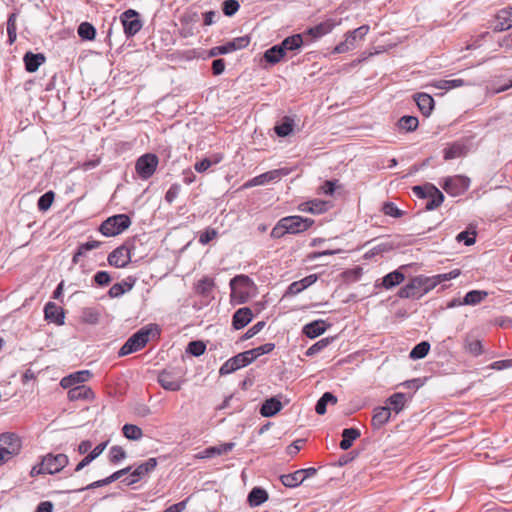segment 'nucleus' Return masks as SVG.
<instances>
[{
  "label": "nucleus",
  "instance_id": "obj_1",
  "mask_svg": "<svg viewBox=\"0 0 512 512\" xmlns=\"http://www.w3.org/2000/svg\"><path fill=\"white\" fill-rule=\"evenodd\" d=\"M461 274L459 269H453L448 273L433 276L418 275L413 277L398 291V296L403 299H420L442 282L457 278Z\"/></svg>",
  "mask_w": 512,
  "mask_h": 512
},
{
  "label": "nucleus",
  "instance_id": "obj_2",
  "mask_svg": "<svg viewBox=\"0 0 512 512\" xmlns=\"http://www.w3.org/2000/svg\"><path fill=\"white\" fill-rule=\"evenodd\" d=\"M21 450L22 440L17 434L12 432L0 434V466L18 456Z\"/></svg>",
  "mask_w": 512,
  "mask_h": 512
},
{
  "label": "nucleus",
  "instance_id": "obj_3",
  "mask_svg": "<svg viewBox=\"0 0 512 512\" xmlns=\"http://www.w3.org/2000/svg\"><path fill=\"white\" fill-rule=\"evenodd\" d=\"M186 372V368L181 366L168 367L159 373L158 382L165 390L178 391L186 381Z\"/></svg>",
  "mask_w": 512,
  "mask_h": 512
},
{
  "label": "nucleus",
  "instance_id": "obj_4",
  "mask_svg": "<svg viewBox=\"0 0 512 512\" xmlns=\"http://www.w3.org/2000/svg\"><path fill=\"white\" fill-rule=\"evenodd\" d=\"M413 193L420 199H427L425 210L437 209L444 202V194L433 184L416 185L412 188Z\"/></svg>",
  "mask_w": 512,
  "mask_h": 512
},
{
  "label": "nucleus",
  "instance_id": "obj_5",
  "mask_svg": "<svg viewBox=\"0 0 512 512\" xmlns=\"http://www.w3.org/2000/svg\"><path fill=\"white\" fill-rule=\"evenodd\" d=\"M131 220L126 214H117L106 219L100 226V232L107 237L116 236L129 228Z\"/></svg>",
  "mask_w": 512,
  "mask_h": 512
},
{
  "label": "nucleus",
  "instance_id": "obj_6",
  "mask_svg": "<svg viewBox=\"0 0 512 512\" xmlns=\"http://www.w3.org/2000/svg\"><path fill=\"white\" fill-rule=\"evenodd\" d=\"M149 340V331L141 329L134 333L120 348L118 355L120 357L132 354L141 350Z\"/></svg>",
  "mask_w": 512,
  "mask_h": 512
},
{
  "label": "nucleus",
  "instance_id": "obj_7",
  "mask_svg": "<svg viewBox=\"0 0 512 512\" xmlns=\"http://www.w3.org/2000/svg\"><path fill=\"white\" fill-rule=\"evenodd\" d=\"M250 37L248 35L236 37L223 45L212 47L207 56L209 58L216 57L218 55L228 54L237 50L246 48L250 44Z\"/></svg>",
  "mask_w": 512,
  "mask_h": 512
},
{
  "label": "nucleus",
  "instance_id": "obj_8",
  "mask_svg": "<svg viewBox=\"0 0 512 512\" xmlns=\"http://www.w3.org/2000/svg\"><path fill=\"white\" fill-rule=\"evenodd\" d=\"M158 163L159 160L155 154L147 153L137 159L135 170L141 179L147 180L155 173Z\"/></svg>",
  "mask_w": 512,
  "mask_h": 512
},
{
  "label": "nucleus",
  "instance_id": "obj_9",
  "mask_svg": "<svg viewBox=\"0 0 512 512\" xmlns=\"http://www.w3.org/2000/svg\"><path fill=\"white\" fill-rule=\"evenodd\" d=\"M370 27L368 25H362L353 31H349L346 34V38L343 42H340L335 46L333 53L342 54L355 47L356 41L362 40L365 35L369 32Z\"/></svg>",
  "mask_w": 512,
  "mask_h": 512
},
{
  "label": "nucleus",
  "instance_id": "obj_10",
  "mask_svg": "<svg viewBox=\"0 0 512 512\" xmlns=\"http://www.w3.org/2000/svg\"><path fill=\"white\" fill-rule=\"evenodd\" d=\"M252 280L247 275H237L230 280L232 297L239 296V303L247 301L250 288L253 286Z\"/></svg>",
  "mask_w": 512,
  "mask_h": 512
},
{
  "label": "nucleus",
  "instance_id": "obj_11",
  "mask_svg": "<svg viewBox=\"0 0 512 512\" xmlns=\"http://www.w3.org/2000/svg\"><path fill=\"white\" fill-rule=\"evenodd\" d=\"M254 361L252 353L249 350L241 352L234 357L228 359L219 370L220 375H228L236 370L243 368Z\"/></svg>",
  "mask_w": 512,
  "mask_h": 512
},
{
  "label": "nucleus",
  "instance_id": "obj_12",
  "mask_svg": "<svg viewBox=\"0 0 512 512\" xmlns=\"http://www.w3.org/2000/svg\"><path fill=\"white\" fill-rule=\"evenodd\" d=\"M470 185V179L466 176L455 175L447 177L442 184V188L451 196H460L465 193Z\"/></svg>",
  "mask_w": 512,
  "mask_h": 512
},
{
  "label": "nucleus",
  "instance_id": "obj_13",
  "mask_svg": "<svg viewBox=\"0 0 512 512\" xmlns=\"http://www.w3.org/2000/svg\"><path fill=\"white\" fill-rule=\"evenodd\" d=\"M120 19L127 37L136 35L143 26L139 13L133 9H128L123 12Z\"/></svg>",
  "mask_w": 512,
  "mask_h": 512
},
{
  "label": "nucleus",
  "instance_id": "obj_14",
  "mask_svg": "<svg viewBox=\"0 0 512 512\" xmlns=\"http://www.w3.org/2000/svg\"><path fill=\"white\" fill-rule=\"evenodd\" d=\"M283 224L287 226L288 234H299L307 231L313 224L314 220L311 218H304L302 216L293 215L283 217Z\"/></svg>",
  "mask_w": 512,
  "mask_h": 512
},
{
  "label": "nucleus",
  "instance_id": "obj_15",
  "mask_svg": "<svg viewBox=\"0 0 512 512\" xmlns=\"http://www.w3.org/2000/svg\"><path fill=\"white\" fill-rule=\"evenodd\" d=\"M157 466L156 458H149L147 461L138 465L129 476L123 480L126 485L137 483L140 479L153 471Z\"/></svg>",
  "mask_w": 512,
  "mask_h": 512
},
{
  "label": "nucleus",
  "instance_id": "obj_16",
  "mask_svg": "<svg viewBox=\"0 0 512 512\" xmlns=\"http://www.w3.org/2000/svg\"><path fill=\"white\" fill-rule=\"evenodd\" d=\"M47 474H55L67 466L69 459L65 454H47L42 458Z\"/></svg>",
  "mask_w": 512,
  "mask_h": 512
},
{
  "label": "nucleus",
  "instance_id": "obj_17",
  "mask_svg": "<svg viewBox=\"0 0 512 512\" xmlns=\"http://www.w3.org/2000/svg\"><path fill=\"white\" fill-rule=\"evenodd\" d=\"M131 261V251L126 245H122L113 250L108 256L110 265L123 268Z\"/></svg>",
  "mask_w": 512,
  "mask_h": 512
},
{
  "label": "nucleus",
  "instance_id": "obj_18",
  "mask_svg": "<svg viewBox=\"0 0 512 512\" xmlns=\"http://www.w3.org/2000/svg\"><path fill=\"white\" fill-rule=\"evenodd\" d=\"M413 394H406L402 392H397L392 394L390 397L386 400V406L392 413L395 412L396 414H399L402 412L408 402L412 400Z\"/></svg>",
  "mask_w": 512,
  "mask_h": 512
},
{
  "label": "nucleus",
  "instance_id": "obj_19",
  "mask_svg": "<svg viewBox=\"0 0 512 512\" xmlns=\"http://www.w3.org/2000/svg\"><path fill=\"white\" fill-rule=\"evenodd\" d=\"M337 23L332 19H327L313 27L308 28L303 35L310 36L312 40H317L330 33Z\"/></svg>",
  "mask_w": 512,
  "mask_h": 512
},
{
  "label": "nucleus",
  "instance_id": "obj_20",
  "mask_svg": "<svg viewBox=\"0 0 512 512\" xmlns=\"http://www.w3.org/2000/svg\"><path fill=\"white\" fill-rule=\"evenodd\" d=\"M512 27V7L499 10L493 22V30L502 32Z\"/></svg>",
  "mask_w": 512,
  "mask_h": 512
},
{
  "label": "nucleus",
  "instance_id": "obj_21",
  "mask_svg": "<svg viewBox=\"0 0 512 512\" xmlns=\"http://www.w3.org/2000/svg\"><path fill=\"white\" fill-rule=\"evenodd\" d=\"M92 376L88 370L77 371L61 379L60 385L65 388H72L77 385H83L84 382L88 381Z\"/></svg>",
  "mask_w": 512,
  "mask_h": 512
},
{
  "label": "nucleus",
  "instance_id": "obj_22",
  "mask_svg": "<svg viewBox=\"0 0 512 512\" xmlns=\"http://www.w3.org/2000/svg\"><path fill=\"white\" fill-rule=\"evenodd\" d=\"M45 319L57 325H63L65 313L62 307H59L54 302L46 303L44 307Z\"/></svg>",
  "mask_w": 512,
  "mask_h": 512
},
{
  "label": "nucleus",
  "instance_id": "obj_23",
  "mask_svg": "<svg viewBox=\"0 0 512 512\" xmlns=\"http://www.w3.org/2000/svg\"><path fill=\"white\" fill-rule=\"evenodd\" d=\"M253 318V313L250 308L243 307L238 309L232 317V326L236 330H240L248 325Z\"/></svg>",
  "mask_w": 512,
  "mask_h": 512
},
{
  "label": "nucleus",
  "instance_id": "obj_24",
  "mask_svg": "<svg viewBox=\"0 0 512 512\" xmlns=\"http://www.w3.org/2000/svg\"><path fill=\"white\" fill-rule=\"evenodd\" d=\"M469 147L462 141H456L444 149V159L451 160L466 156Z\"/></svg>",
  "mask_w": 512,
  "mask_h": 512
},
{
  "label": "nucleus",
  "instance_id": "obj_25",
  "mask_svg": "<svg viewBox=\"0 0 512 512\" xmlns=\"http://www.w3.org/2000/svg\"><path fill=\"white\" fill-rule=\"evenodd\" d=\"M283 405L277 397L266 399L260 408L263 417H273L282 409Z\"/></svg>",
  "mask_w": 512,
  "mask_h": 512
},
{
  "label": "nucleus",
  "instance_id": "obj_26",
  "mask_svg": "<svg viewBox=\"0 0 512 512\" xmlns=\"http://www.w3.org/2000/svg\"><path fill=\"white\" fill-rule=\"evenodd\" d=\"M327 329L326 322L324 320H314L303 327V334L314 339L322 335Z\"/></svg>",
  "mask_w": 512,
  "mask_h": 512
},
{
  "label": "nucleus",
  "instance_id": "obj_27",
  "mask_svg": "<svg viewBox=\"0 0 512 512\" xmlns=\"http://www.w3.org/2000/svg\"><path fill=\"white\" fill-rule=\"evenodd\" d=\"M46 58L42 53L27 52L24 55L23 61L25 68L28 72L33 73L45 62Z\"/></svg>",
  "mask_w": 512,
  "mask_h": 512
},
{
  "label": "nucleus",
  "instance_id": "obj_28",
  "mask_svg": "<svg viewBox=\"0 0 512 512\" xmlns=\"http://www.w3.org/2000/svg\"><path fill=\"white\" fill-rule=\"evenodd\" d=\"M298 209L302 212L320 214L327 211L328 202L319 199H314L311 201L301 203Z\"/></svg>",
  "mask_w": 512,
  "mask_h": 512
},
{
  "label": "nucleus",
  "instance_id": "obj_29",
  "mask_svg": "<svg viewBox=\"0 0 512 512\" xmlns=\"http://www.w3.org/2000/svg\"><path fill=\"white\" fill-rule=\"evenodd\" d=\"M417 106L424 116H429L434 108V99L427 93H418L414 97Z\"/></svg>",
  "mask_w": 512,
  "mask_h": 512
},
{
  "label": "nucleus",
  "instance_id": "obj_30",
  "mask_svg": "<svg viewBox=\"0 0 512 512\" xmlns=\"http://www.w3.org/2000/svg\"><path fill=\"white\" fill-rule=\"evenodd\" d=\"M391 417V412L387 406H380L374 409L371 425L374 429H380Z\"/></svg>",
  "mask_w": 512,
  "mask_h": 512
},
{
  "label": "nucleus",
  "instance_id": "obj_31",
  "mask_svg": "<svg viewBox=\"0 0 512 512\" xmlns=\"http://www.w3.org/2000/svg\"><path fill=\"white\" fill-rule=\"evenodd\" d=\"M93 397L92 390L86 385H77L69 388L68 399L70 401L88 400Z\"/></svg>",
  "mask_w": 512,
  "mask_h": 512
},
{
  "label": "nucleus",
  "instance_id": "obj_32",
  "mask_svg": "<svg viewBox=\"0 0 512 512\" xmlns=\"http://www.w3.org/2000/svg\"><path fill=\"white\" fill-rule=\"evenodd\" d=\"M361 433L358 428H345L342 431V440L339 443V447L342 450H348L353 442L360 437Z\"/></svg>",
  "mask_w": 512,
  "mask_h": 512
},
{
  "label": "nucleus",
  "instance_id": "obj_33",
  "mask_svg": "<svg viewBox=\"0 0 512 512\" xmlns=\"http://www.w3.org/2000/svg\"><path fill=\"white\" fill-rule=\"evenodd\" d=\"M303 37V34H294L282 40L280 46L283 49L284 54H286L287 51H294L301 48L304 44Z\"/></svg>",
  "mask_w": 512,
  "mask_h": 512
},
{
  "label": "nucleus",
  "instance_id": "obj_34",
  "mask_svg": "<svg viewBox=\"0 0 512 512\" xmlns=\"http://www.w3.org/2000/svg\"><path fill=\"white\" fill-rule=\"evenodd\" d=\"M135 284V279L128 278L126 281H122L120 283L113 284L108 294L112 298H118L122 296L124 293L130 291Z\"/></svg>",
  "mask_w": 512,
  "mask_h": 512
},
{
  "label": "nucleus",
  "instance_id": "obj_35",
  "mask_svg": "<svg viewBox=\"0 0 512 512\" xmlns=\"http://www.w3.org/2000/svg\"><path fill=\"white\" fill-rule=\"evenodd\" d=\"M125 474H126V470H122V469L118 470V471L114 472L113 474H111L110 476H108L107 478L101 479V480H97V481L87 485L86 487L78 489L77 491L90 490V489H94V488H98V487H102V486L108 485V484H110V483L120 479Z\"/></svg>",
  "mask_w": 512,
  "mask_h": 512
},
{
  "label": "nucleus",
  "instance_id": "obj_36",
  "mask_svg": "<svg viewBox=\"0 0 512 512\" xmlns=\"http://www.w3.org/2000/svg\"><path fill=\"white\" fill-rule=\"evenodd\" d=\"M125 474H126V470H122V469L118 470V471L114 472L113 474H111L110 476H108L107 478L101 479V480H97V481L87 485L86 487L78 489L77 491L90 490V489H94V488H98V487H102V486L108 485V484H110V483L120 479Z\"/></svg>",
  "mask_w": 512,
  "mask_h": 512
},
{
  "label": "nucleus",
  "instance_id": "obj_37",
  "mask_svg": "<svg viewBox=\"0 0 512 512\" xmlns=\"http://www.w3.org/2000/svg\"><path fill=\"white\" fill-rule=\"evenodd\" d=\"M268 500V493L261 487H254L248 494V503L250 506H259Z\"/></svg>",
  "mask_w": 512,
  "mask_h": 512
},
{
  "label": "nucleus",
  "instance_id": "obj_38",
  "mask_svg": "<svg viewBox=\"0 0 512 512\" xmlns=\"http://www.w3.org/2000/svg\"><path fill=\"white\" fill-rule=\"evenodd\" d=\"M284 56L285 54L283 52V49L281 48L280 44H277L267 49L264 52L263 58L267 63L275 65L278 62H280Z\"/></svg>",
  "mask_w": 512,
  "mask_h": 512
},
{
  "label": "nucleus",
  "instance_id": "obj_39",
  "mask_svg": "<svg viewBox=\"0 0 512 512\" xmlns=\"http://www.w3.org/2000/svg\"><path fill=\"white\" fill-rule=\"evenodd\" d=\"M405 279L404 274L400 270H395L393 272L388 273L382 279V286L385 289H391L400 283H402Z\"/></svg>",
  "mask_w": 512,
  "mask_h": 512
},
{
  "label": "nucleus",
  "instance_id": "obj_40",
  "mask_svg": "<svg viewBox=\"0 0 512 512\" xmlns=\"http://www.w3.org/2000/svg\"><path fill=\"white\" fill-rule=\"evenodd\" d=\"M294 128V120L289 117H283L282 121L275 125L274 131L279 137H287L289 136Z\"/></svg>",
  "mask_w": 512,
  "mask_h": 512
},
{
  "label": "nucleus",
  "instance_id": "obj_41",
  "mask_svg": "<svg viewBox=\"0 0 512 512\" xmlns=\"http://www.w3.org/2000/svg\"><path fill=\"white\" fill-rule=\"evenodd\" d=\"M337 397L331 392H325L317 401L315 411L319 415H324L327 411L328 404H336Z\"/></svg>",
  "mask_w": 512,
  "mask_h": 512
},
{
  "label": "nucleus",
  "instance_id": "obj_42",
  "mask_svg": "<svg viewBox=\"0 0 512 512\" xmlns=\"http://www.w3.org/2000/svg\"><path fill=\"white\" fill-rule=\"evenodd\" d=\"M280 481L285 487L294 488L303 483V475L300 470L280 476Z\"/></svg>",
  "mask_w": 512,
  "mask_h": 512
},
{
  "label": "nucleus",
  "instance_id": "obj_43",
  "mask_svg": "<svg viewBox=\"0 0 512 512\" xmlns=\"http://www.w3.org/2000/svg\"><path fill=\"white\" fill-rule=\"evenodd\" d=\"M488 296L487 291L483 290H471L466 293L462 299V303L465 305H477L481 303Z\"/></svg>",
  "mask_w": 512,
  "mask_h": 512
},
{
  "label": "nucleus",
  "instance_id": "obj_44",
  "mask_svg": "<svg viewBox=\"0 0 512 512\" xmlns=\"http://www.w3.org/2000/svg\"><path fill=\"white\" fill-rule=\"evenodd\" d=\"M464 347L465 350L473 356H479L483 352L482 342L472 336H467L465 338Z\"/></svg>",
  "mask_w": 512,
  "mask_h": 512
},
{
  "label": "nucleus",
  "instance_id": "obj_45",
  "mask_svg": "<svg viewBox=\"0 0 512 512\" xmlns=\"http://www.w3.org/2000/svg\"><path fill=\"white\" fill-rule=\"evenodd\" d=\"M430 350V344L427 341H422L415 345L410 351L409 357L413 360L423 359L426 357Z\"/></svg>",
  "mask_w": 512,
  "mask_h": 512
},
{
  "label": "nucleus",
  "instance_id": "obj_46",
  "mask_svg": "<svg viewBox=\"0 0 512 512\" xmlns=\"http://www.w3.org/2000/svg\"><path fill=\"white\" fill-rule=\"evenodd\" d=\"M418 125H419V121H418L417 117H414V116L406 115V116H402L398 120L399 128L406 132H412V131L416 130Z\"/></svg>",
  "mask_w": 512,
  "mask_h": 512
},
{
  "label": "nucleus",
  "instance_id": "obj_47",
  "mask_svg": "<svg viewBox=\"0 0 512 512\" xmlns=\"http://www.w3.org/2000/svg\"><path fill=\"white\" fill-rule=\"evenodd\" d=\"M280 170H272L265 172L261 175L256 176L253 178L252 185H264L267 184L275 179H278L280 177Z\"/></svg>",
  "mask_w": 512,
  "mask_h": 512
},
{
  "label": "nucleus",
  "instance_id": "obj_48",
  "mask_svg": "<svg viewBox=\"0 0 512 512\" xmlns=\"http://www.w3.org/2000/svg\"><path fill=\"white\" fill-rule=\"evenodd\" d=\"M214 286L215 284L212 278L204 277L199 281L198 285L195 288V291L204 297H209Z\"/></svg>",
  "mask_w": 512,
  "mask_h": 512
},
{
  "label": "nucleus",
  "instance_id": "obj_49",
  "mask_svg": "<svg viewBox=\"0 0 512 512\" xmlns=\"http://www.w3.org/2000/svg\"><path fill=\"white\" fill-rule=\"evenodd\" d=\"M123 435L129 440H139L143 436L142 429L137 425L125 424L122 428Z\"/></svg>",
  "mask_w": 512,
  "mask_h": 512
},
{
  "label": "nucleus",
  "instance_id": "obj_50",
  "mask_svg": "<svg viewBox=\"0 0 512 512\" xmlns=\"http://www.w3.org/2000/svg\"><path fill=\"white\" fill-rule=\"evenodd\" d=\"M221 159L222 157L218 155H213L212 157L204 158L194 165V170H196L199 173L205 172L212 165L218 164L221 161Z\"/></svg>",
  "mask_w": 512,
  "mask_h": 512
},
{
  "label": "nucleus",
  "instance_id": "obj_51",
  "mask_svg": "<svg viewBox=\"0 0 512 512\" xmlns=\"http://www.w3.org/2000/svg\"><path fill=\"white\" fill-rule=\"evenodd\" d=\"M81 319L84 323L95 325L99 322L100 313L95 308H84L81 313Z\"/></svg>",
  "mask_w": 512,
  "mask_h": 512
},
{
  "label": "nucleus",
  "instance_id": "obj_52",
  "mask_svg": "<svg viewBox=\"0 0 512 512\" xmlns=\"http://www.w3.org/2000/svg\"><path fill=\"white\" fill-rule=\"evenodd\" d=\"M78 35L84 40H93L96 35V30L92 24L83 22L78 27Z\"/></svg>",
  "mask_w": 512,
  "mask_h": 512
},
{
  "label": "nucleus",
  "instance_id": "obj_53",
  "mask_svg": "<svg viewBox=\"0 0 512 512\" xmlns=\"http://www.w3.org/2000/svg\"><path fill=\"white\" fill-rule=\"evenodd\" d=\"M465 84L462 79H452V80H438L434 83V86L437 89L441 90H450L453 88L461 87Z\"/></svg>",
  "mask_w": 512,
  "mask_h": 512
},
{
  "label": "nucleus",
  "instance_id": "obj_54",
  "mask_svg": "<svg viewBox=\"0 0 512 512\" xmlns=\"http://www.w3.org/2000/svg\"><path fill=\"white\" fill-rule=\"evenodd\" d=\"M332 340L333 338H323L317 341L306 350L305 355L308 357L314 356L315 354L319 353L324 348H326L331 343Z\"/></svg>",
  "mask_w": 512,
  "mask_h": 512
},
{
  "label": "nucleus",
  "instance_id": "obj_55",
  "mask_svg": "<svg viewBox=\"0 0 512 512\" xmlns=\"http://www.w3.org/2000/svg\"><path fill=\"white\" fill-rule=\"evenodd\" d=\"M381 211L394 218H400L404 215V211L400 210L393 202H384Z\"/></svg>",
  "mask_w": 512,
  "mask_h": 512
},
{
  "label": "nucleus",
  "instance_id": "obj_56",
  "mask_svg": "<svg viewBox=\"0 0 512 512\" xmlns=\"http://www.w3.org/2000/svg\"><path fill=\"white\" fill-rule=\"evenodd\" d=\"M16 14L12 13L9 15L7 20V34H8V41L10 44L14 43L17 38L16 33Z\"/></svg>",
  "mask_w": 512,
  "mask_h": 512
},
{
  "label": "nucleus",
  "instance_id": "obj_57",
  "mask_svg": "<svg viewBox=\"0 0 512 512\" xmlns=\"http://www.w3.org/2000/svg\"><path fill=\"white\" fill-rule=\"evenodd\" d=\"M53 200H54V192L47 191L42 196H40V198L38 199V202H37L38 209L40 211H47L51 207Z\"/></svg>",
  "mask_w": 512,
  "mask_h": 512
},
{
  "label": "nucleus",
  "instance_id": "obj_58",
  "mask_svg": "<svg viewBox=\"0 0 512 512\" xmlns=\"http://www.w3.org/2000/svg\"><path fill=\"white\" fill-rule=\"evenodd\" d=\"M126 458V452L121 446H112L109 450V460L111 463H118Z\"/></svg>",
  "mask_w": 512,
  "mask_h": 512
},
{
  "label": "nucleus",
  "instance_id": "obj_59",
  "mask_svg": "<svg viewBox=\"0 0 512 512\" xmlns=\"http://www.w3.org/2000/svg\"><path fill=\"white\" fill-rule=\"evenodd\" d=\"M240 8V4L237 0H225L222 3V11L224 15L231 17L237 13Z\"/></svg>",
  "mask_w": 512,
  "mask_h": 512
},
{
  "label": "nucleus",
  "instance_id": "obj_60",
  "mask_svg": "<svg viewBox=\"0 0 512 512\" xmlns=\"http://www.w3.org/2000/svg\"><path fill=\"white\" fill-rule=\"evenodd\" d=\"M275 348L274 343H265L261 346H258L256 348L250 349V353H252V358L254 361L261 355L268 354L272 352Z\"/></svg>",
  "mask_w": 512,
  "mask_h": 512
},
{
  "label": "nucleus",
  "instance_id": "obj_61",
  "mask_svg": "<svg viewBox=\"0 0 512 512\" xmlns=\"http://www.w3.org/2000/svg\"><path fill=\"white\" fill-rule=\"evenodd\" d=\"M287 226L283 224V219L281 218L277 224L273 227L270 236L274 239L282 238L285 234H288L287 232Z\"/></svg>",
  "mask_w": 512,
  "mask_h": 512
},
{
  "label": "nucleus",
  "instance_id": "obj_62",
  "mask_svg": "<svg viewBox=\"0 0 512 512\" xmlns=\"http://www.w3.org/2000/svg\"><path fill=\"white\" fill-rule=\"evenodd\" d=\"M393 249V245L391 243H381L373 247L368 253H366V257H372L374 255H378L384 252H389Z\"/></svg>",
  "mask_w": 512,
  "mask_h": 512
},
{
  "label": "nucleus",
  "instance_id": "obj_63",
  "mask_svg": "<svg viewBox=\"0 0 512 512\" xmlns=\"http://www.w3.org/2000/svg\"><path fill=\"white\" fill-rule=\"evenodd\" d=\"M218 232L214 228H207L204 232L199 235V242L203 245L208 244L210 241L216 238Z\"/></svg>",
  "mask_w": 512,
  "mask_h": 512
},
{
  "label": "nucleus",
  "instance_id": "obj_64",
  "mask_svg": "<svg viewBox=\"0 0 512 512\" xmlns=\"http://www.w3.org/2000/svg\"><path fill=\"white\" fill-rule=\"evenodd\" d=\"M458 242H463L466 246L473 245L476 241V233H469L468 231L460 232L456 237Z\"/></svg>",
  "mask_w": 512,
  "mask_h": 512
}]
</instances>
